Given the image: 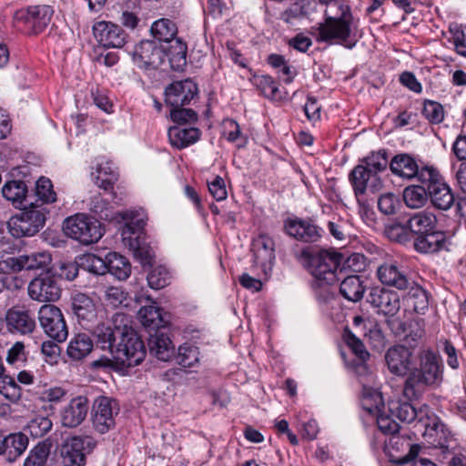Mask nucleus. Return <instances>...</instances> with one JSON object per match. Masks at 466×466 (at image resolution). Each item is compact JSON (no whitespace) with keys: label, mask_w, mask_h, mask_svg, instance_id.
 I'll return each instance as SVG.
<instances>
[{"label":"nucleus","mask_w":466,"mask_h":466,"mask_svg":"<svg viewBox=\"0 0 466 466\" xmlns=\"http://www.w3.org/2000/svg\"><path fill=\"white\" fill-rule=\"evenodd\" d=\"M419 360V368L412 369L404 383L403 394L408 400L420 398L428 387L442 381V363L436 353L423 350Z\"/></svg>","instance_id":"1"},{"label":"nucleus","mask_w":466,"mask_h":466,"mask_svg":"<svg viewBox=\"0 0 466 466\" xmlns=\"http://www.w3.org/2000/svg\"><path fill=\"white\" fill-rule=\"evenodd\" d=\"M115 323L123 324L119 329L120 339L113 350L112 358L116 364L123 367H135L139 365L146 357L144 342L137 333L128 326V318L125 314L116 313L113 317Z\"/></svg>","instance_id":"2"},{"label":"nucleus","mask_w":466,"mask_h":466,"mask_svg":"<svg viewBox=\"0 0 466 466\" xmlns=\"http://www.w3.org/2000/svg\"><path fill=\"white\" fill-rule=\"evenodd\" d=\"M339 16H328L318 27V40L343 44L351 48L353 45H347L348 39L358 26V21L352 15L350 6L339 5Z\"/></svg>","instance_id":"3"},{"label":"nucleus","mask_w":466,"mask_h":466,"mask_svg":"<svg viewBox=\"0 0 466 466\" xmlns=\"http://www.w3.org/2000/svg\"><path fill=\"white\" fill-rule=\"evenodd\" d=\"M63 230L67 237L84 245L96 243L104 235L101 223L85 213H77L66 218Z\"/></svg>","instance_id":"4"},{"label":"nucleus","mask_w":466,"mask_h":466,"mask_svg":"<svg viewBox=\"0 0 466 466\" xmlns=\"http://www.w3.org/2000/svg\"><path fill=\"white\" fill-rule=\"evenodd\" d=\"M45 222L46 208L31 203L28 208L13 216L7 226L13 237L23 238L35 235L44 227Z\"/></svg>","instance_id":"5"},{"label":"nucleus","mask_w":466,"mask_h":466,"mask_svg":"<svg viewBox=\"0 0 466 466\" xmlns=\"http://www.w3.org/2000/svg\"><path fill=\"white\" fill-rule=\"evenodd\" d=\"M343 256L335 251L323 250L313 256L309 261V270L314 281L319 285H334L338 280V268Z\"/></svg>","instance_id":"6"},{"label":"nucleus","mask_w":466,"mask_h":466,"mask_svg":"<svg viewBox=\"0 0 466 466\" xmlns=\"http://www.w3.org/2000/svg\"><path fill=\"white\" fill-rule=\"evenodd\" d=\"M420 182L428 186L429 198L435 208L448 210L452 206L454 196L451 189L436 168L423 170L420 173Z\"/></svg>","instance_id":"7"},{"label":"nucleus","mask_w":466,"mask_h":466,"mask_svg":"<svg viewBox=\"0 0 466 466\" xmlns=\"http://www.w3.org/2000/svg\"><path fill=\"white\" fill-rule=\"evenodd\" d=\"M38 321L44 332L56 342H64L68 329L61 309L53 304H45L38 310Z\"/></svg>","instance_id":"8"},{"label":"nucleus","mask_w":466,"mask_h":466,"mask_svg":"<svg viewBox=\"0 0 466 466\" xmlns=\"http://www.w3.org/2000/svg\"><path fill=\"white\" fill-rule=\"evenodd\" d=\"M54 9L50 5H35L19 10L15 14V20L23 25V30L28 34L37 35L43 32L50 24Z\"/></svg>","instance_id":"9"},{"label":"nucleus","mask_w":466,"mask_h":466,"mask_svg":"<svg viewBox=\"0 0 466 466\" xmlns=\"http://www.w3.org/2000/svg\"><path fill=\"white\" fill-rule=\"evenodd\" d=\"M96 441L89 436H73L65 441L60 449L64 466H84L86 455L96 446Z\"/></svg>","instance_id":"10"},{"label":"nucleus","mask_w":466,"mask_h":466,"mask_svg":"<svg viewBox=\"0 0 466 466\" xmlns=\"http://www.w3.org/2000/svg\"><path fill=\"white\" fill-rule=\"evenodd\" d=\"M119 413V405L112 398L100 396L96 399L92 409V422L99 433H106L115 427V418Z\"/></svg>","instance_id":"11"},{"label":"nucleus","mask_w":466,"mask_h":466,"mask_svg":"<svg viewBox=\"0 0 466 466\" xmlns=\"http://www.w3.org/2000/svg\"><path fill=\"white\" fill-rule=\"evenodd\" d=\"M61 292L58 279L49 272L35 277L27 287L30 299L38 302H54L60 298Z\"/></svg>","instance_id":"12"},{"label":"nucleus","mask_w":466,"mask_h":466,"mask_svg":"<svg viewBox=\"0 0 466 466\" xmlns=\"http://www.w3.org/2000/svg\"><path fill=\"white\" fill-rule=\"evenodd\" d=\"M132 56L138 67L148 70L157 68L162 64L165 54L155 41L143 40L135 46Z\"/></svg>","instance_id":"13"},{"label":"nucleus","mask_w":466,"mask_h":466,"mask_svg":"<svg viewBox=\"0 0 466 466\" xmlns=\"http://www.w3.org/2000/svg\"><path fill=\"white\" fill-rule=\"evenodd\" d=\"M349 178L357 199L367 190L375 193L382 188L380 177L377 174H372L363 164L356 166L350 173Z\"/></svg>","instance_id":"14"},{"label":"nucleus","mask_w":466,"mask_h":466,"mask_svg":"<svg viewBox=\"0 0 466 466\" xmlns=\"http://www.w3.org/2000/svg\"><path fill=\"white\" fill-rule=\"evenodd\" d=\"M93 33L99 44L108 48H121L127 39V35L119 25L106 21L96 22L93 25Z\"/></svg>","instance_id":"15"},{"label":"nucleus","mask_w":466,"mask_h":466,"mask_svg":"<svg viewBox=\"0 0 466 466\" xmlns=\"http://www.w3.org/2000/svg\"><path fill=\"white\" fill-rule=\"evenodd\" d=\"M385 361L389 370L396 376H409L413 369L412 351L403 345L390 348L385 354Z\"/></svg>","instance_id":"16"},{"label":"nucleus","mask_w":466,"mask_h":466,"mask_svg":"<svg viewBox=\"0 0 466 466\" xmlns=\"http://www.w3.org/2000/svg\"><path fill=\"white\" fill-rule=\"evenodd\" d=\"M197 94L198 86L192 80L176 81L166 88V102L171 107L184 106L188 105Z\"/></svg>","instance_id":"17"},{"label":"nucleus","mask_w":466,"mask_h":466,"mask_svg":"<svg viewBox=\"0 0 466 466\" xmlns=\"http://www.w3.org/2000/svg\"><path fill=\"white\" fill-rule=\"evenodd\" d=\"M367 300L385 316H395L400 309L399 294L384 288L371 289Z\"/></svg>","instance_id":"18"},{"label":"nucleus","mask_w":466,"mask_h":466,"mask_svg":"<svg viewBox=\"0 0 466 466\" xmlns=\"http://www.w3.org/2000/svg\"><path fill=\"white\" fill-rule=\"evenodd\" d=\"M89 410L88 400L85 396L73 398L60 413L61 423L66 428L79 426L86 418Z\"/></svg>","instance_id":"19"},{"label":"nucleus","mask_w":466,"mask_h":466,"mask_svg":"<svg viewBox=\"0 0 466 466\" xmlns=\"http://www.w3.org/2000/svg\"><path fill=\"white\" fill-rule=\"evenodd\" d=\"M377 276L383 285L400 290H405L410 285L411 279L407 277L397 262L387 261L380 265L377 268Z\"/></svg>","instance_id":"20"},{"label":"nucleus","mask_w":466,"mask_h":466,"mask_svg":"<svg viewBox=\"0 0 466 466\" xmlns=\"http://www.w3.org/2000/svg\"><path fill=\"white\" fill-rule=\"evenodd\" d=\"M391 172L402 178L411 179L417 177L420 181V173L426 169H434L432 167H420L416 159L409 154H398L390 163Z\"/></svg>","instance_id":"21"},{"label":"nucleus","mask_w":466,"mask_h":466,"mask_svg":"<svg viewBox=\"0 0 466 466\" xmlns=\"http://www.w3.org/2000/svg\"><path fill=\"white\" fill-rule=\"evenodd\" d=\"M285 229L289 236L303 242L313 243L321 238V228L309 220L289 219Z\"/></svg>","instance_id":"22"},{"label":"nucleus","mask_w":466,"mask_h":466,"mask_svg":"<svg viewBox=\"0 0 466 466\" xmlns=\"http://www.w3.org/2000/svg\"><path fill=\"white\" fill-rule=\"evenodd\" d=\"M389 410L391 415L400 420L410 423L417 420L419 422H423L424 418L428 417L429 408L423 406L417 410L409 402H402L400 400H391L389 402Z\"/></svg>","instance_id":"23"},{"label":"nucleus","mask_w":466,"mask_h":466,"mask_svg":"<svg viewBox=\"0 0 466 466\" xmlns=\"http://www.w3.org/2000/svg\"><path fill=\"white\" fill-rule=\"evenodd\" d=\"M254 263L266 268L272 264L275 258V244L273 239L267 235H259L252 242Z\"/></svg>","instance_id":"24"},{"label":"nucleus","mask_w":466,"mask_h":466,"mask_svg":"<svg viewBox=\"0 0 466 466\" xmlns=\"http://www.w3.org/2000/svg\"><path fill=\"white\" fill-rule=\"evenodd\" d=\"M28 438L22 432L11 433L0 441V455L9 462L15 461L26 450Z\"/></svg>","instance_id":"25"},{"label":"nucleus","mask_w":466,"mask_h":466,"mask_svg":"<svg viewBox=\"0 0 466 466\" xmlns=\"http://www.w3.org/2000/svg\"><path fill=\"white\" fill-rule=\"evenodd\" d=\"M369 398L365 397L362 405L370 413L377 416V425L380 431L385 434H395L399 431V424L390 417L381 413L380 405L382 404V397L380 393L374 395L375 406H368Z\"/></svg>","instance_id":"26"},{"label":"nucleus","mask_w":466,"mask_h":466,"mask_svg":"<svg viewBox=\"0 0 466 466\" xmlns=\"http://www.w3.org/2000/svg\"><path fill=\"white\" fill-rule=\"evenodd\" d=\"M71 309L79 321L91 322L96 317L94 300L84 293H77L72 297Z\"/></svg>","instance_id":"27"},{"label":"nucleus","mask_w":466,"mask_h":466,"mask_svg":"<svg viewBox=\"0 0 466 466\" xmlns=\"http://www.w3.org/2000/svg\"><path fill=\"white\" fill-rule=\"evenodd\" d=\"M446 236L441 231H430L414 241L415 249L420 253H435L446 248Z\"/></svg>","instance_id":"28"},{"label":"nucleus","mask_w":466,"mask_h":466,"mask_svg":"<svg viewBox=\"0 0 466 466\" xmlns=\"http://www.w3.org/2000/svg\"><path fill=\"white\" fill-rule=\"evenodd\" d=\"M5 320L10 330L22 334L31 333L35 326V320L29 316L27 311L16 309H10L6 312Z\"/></svg>","instance_id":"29"},{"label":"nucleus","mask_w":466,"mask_h":466,"mask_svg":"<svg viewBox=\"0 0 466 466\" xmlns=\"http://www.w3.org/2000/svg\"><path fill=\"white\" fill-rule=\"evenodd\" d=\"M148 348L150 354L162 361L169 360L174 355L175 350L170 339L165 334L158 332L150 334L148 339Z\"/></svg>","instance_id":"30"},{"label":"nucleus","mask_w":466,"mask_h":466,"mask_svg":"<svg viewBox=\"0 0 466 466\" xmlns=\"http://www.w3.org/2000/svg\"><path fill=\"white\" fill-rule=\"evenodd\" d=\"M436 224V216L430 211L418 212L411 216L407 221L409 230L418 236L434 230Z\"/></svg>","instance_id":"31"},{"label":"nucleus","mask_w":466,"mask_h":466,"mask_svg":"<svg viewBox=\"0 0 466 466\" xmlns=\"http://www.w3.org/2000/svg\"><path fill=\"white\" fill-rule=\"evenodd\" d=\"M200 137V131L198 128H182L172 127L168 130V137L171 145L178 149L187 147L196 143Z\"/></svg>","instance_id":"32"},{"label":"nucleus","mask_w":466,"mask_h":466,"mask_svg":"<svg viewBox=\"0 0 466 466\" xmlns=\"http://www.w3.org/2000/svg\"><path fill=\"white\" fill-rule=\"evenodd\" d=\"M93 350V341L88 334L78 333L75 335L67 346V355L73 360L86 358Z\"/></svg>","instance_id":"33"},{"label":"nucleus","mask_w":466,"mask_h":466,"mask_svg":"<svg viewBox=\"0 0 466 466\" xmlns=\"http://www.w3.org/2000/svg\"><path fill=\"white\" fill-rule=\"evenodd\" d=\"M114 329L102 323L97 325L95 329V335L97 338L98 345L102 350H107L111 355L113 354V350H115L116 346V340H119L120 339V333L118 330L122 329L121 326H116L117 323L114 322Z\"/></svg>","instance_id":"34"},{"label":"nucleus","mask_w":466,"mask_h":466,"mask_svg":"<svg viewBox=\"0 0 466 466\" xmlns=\"http://www.w3.org/2000/svg\"><path fill=\"white\" fill-rule=\"evenodd\" d=\"M106 272L115 276L118 280H125L130 276L131 265L124 256L116 252H110L106 255Z\"/></svg>","instance_id":"35"},{"label":"nucleus","mask_w":466,"mask_h":466,"mask_svg":"<svg viewBox=\"0 0 466 466\" xmlns=\"http://www.w3.org/2000/svg\"><path fill=\"white\" fill-rule=\"evenodd\" d=\"M340 294L349 301L357 302L363 298L365 288L360 276L350 275L341 281Z\"/></svg>","instance_id":"36"},{"label":"nucleus","mask_w":466,"mask_h":466,"mask_svg":"<svg viewBox=\"0 0 466 466\" xmlns=\"http://www.w3.org/2000/svg\"><path fill=\"white\" fill-rule=\"evenodd\" d=\"M407 289L405 299L408 304L412 307L415 312L423 314L429 307V298L426 290L413 280H410V285Z\"/></svg>","instance_id":"37"},{"label":"nucleus","mask_w":466,"mask_h":466,"mask_svg":"<svg viewBox=\"0 0 466 466\" xmlns=\"http://www.w3.org/2000/svg\"><path fill=\"white\" fill-rule=\"evenodd\" d=\"M3 197L15 207L21 206L26 198L27 187L22 180L6 182L2 188Z\"/></svg>","instance_id":"38"},{"label":"nucleus","mask_w":466,"mask_h":466,"mask_svg":"<svg viewBox=\"0 0 466 466\" xmlns=\"http://www.w3.org/2000/svg\"><path fill=\"white\" fill-rule=\"evenodd\" d=\"M428 199V187L423 186H409L403 191V200L410 208H420L426 205Z\"/></svg>","instance_id":"39"},{"label":"nucleus","mask_w":466,"mask_h":466,"mask_svg":"<svg viewBox=\"0 0 466 466\" xmlns=\"http://www.w3.org/2000/svg\"><path fill=\"white\" fill-rule=\"evenodd\" d=\"M138 319L145 328L152 330L165 326L160 309L156 306L150 305L141 308L138 311Z\"/></svg>","instance_id":"40"},{"label":"nucleus","mask_w":466,"mask_h":466,"mask_svg":"<svg viewBox=\"0 0 466 466\" xmlns=\"http://www.w3.org/2000/svg\"><path fill=\"white\" fill-rule=\"evenodd\" d=\"M150 31L153 36L160 42H170L177 35L175 23L167 18H161L153 23Z\"/></svg>","instance_id":"41"},{"label":"nucleus","mask_w":466,"mask_h":466,"mask_svg":"<svg viewBox=\"0 0 466 466\" xmlns=\"http://www.w3.org/2000/svg\"><path fill=\"white\" fill-rule=\"evenodd\" d=\"M51 262V256L47 252H34L21 255L20 263L22 270H35L44 268Z\"/></svg>","instance_id":"42"},{"label":"nucleus","mask_w":466,"mask_h":466,"mask_svg":"<svg viewBox=\"0 0 466 466\" xmlns=\"http://www.w3.org/2000/svg\"><path fill=\"white\" fill-rule=\"evenodd\" d=\"M77 264L85 270L97 275H104L106 273V258H101L86 253L78 258Z\"/></svg>","instance_id":"43"},{"label":"nucleus","mask_w":466,"mask_h":466,"mask_svg":"<svg viewBox=\"0 0 466 466\" xmlns=\"http://www.w3.org/2000/svg\"><path fill=\"white\" fill-rule=\"evenodd\" d=\"M50 453V445L39 442L29 452L25 460L24 466H46Z\"/></svg>","instance_id":"44"},{"label":"nucleus","mask_w":466,"mask_h":466,"mask_svg":"<svg viewBox=\"0 0 466 466\" xmlns=\"http://www.w3.org/2000/svg\"><path fill=\"white\" fill-rule=\"evenodd\" d=\"M254 83L267 98L279 99L281 97L278 85L271 76L267 75L255 76Z\"/></svg>","instance_id":"45"},{"label":"nucleus","mask_w":466,"mask_h":466,"mask_svg":"<svg viewBox=\"0 0 466 466\" xmlns=\"http://www.w3.org/2000/svg\"><path fill=\"white\" fill-rule=\"evenodd\" d=\"M52 426L53 423L48 417L36 416L28 421L25 431L33 438H41L52 429Z\"/></svg>","instance_id":"46"},{"label":"nucleus","mask_w":466,"mask_h":466,"mask_svg":"<svg viewBox=\"0 0 466 466\" xmlns=\"http://www.w3.org/2000/svg\"><path fill=\"white\" fill-rule=\"evenodd\" d=\"M170 274L163 266L153 268L147 275V283L153 289H161L169 284Z\"/></svg>","instance_id":"47"},{"label":"nucleus","mask_w":466,"mask_h":466,"mask_svg":"<svg viewBox=\"0 0 466 466\" xmlns=\"http://www.w3.org/2000/svg\"><path fill=\"white\" fill-rule=\"evenodd\" d=\"M35 196L43 203H54L56 194L53 189V184L47 177H41L35 183Z\"/></svg>","instance_id":"48"},{"label":"nucleus","mask_w":466,"mask_h":466,"mask_svg":"<svg viewBox=\"0 0 466 466\" xmlns=\"http://www.w3.org/2000/svg\"><path fill=\"white\" fill-rule=\"evenodd\" d=\"M361 164L365 167L370 169L372 174H377L384 169L388 166V159L385 151L373 152L368 157L360 160Z\"/></svg>","instance_id":"49"},{"label":"nucleus","mask_w":466,"mask_h":466,"mask_svg":"<svg viewBox=\"0 0 466 466\" xmlns=\"http://www.w3.org/2000/svg\"><path fill=\"white\" fill-rule=\"evenodd\" d=\"M199 360V351L194 346H180L177 356V362L184 368L194 367Z\"/></svg>","instance_id":"50"},{"label":"nucleus","mask_w":466,"mask_h":466,"mask_svg":"<svg viewBox=\"0 0 466 466\" xmlns=\"http://www.w3.org/2000/svg\"><path fill=\"white\" fill-rule=\"evenodd\" d=\"M122 218L127 221L123 234L127 232L134 234L137 230L142 229L146 224L144 215L138 211H126L122 214Z\"/></svg>","instance_id":"51"},{"label":"nucleus","mask_w":466,"mask_h":466,"mask_svg":"<svg viewBox=\"0 0 466 466\" xmlns=\"http://www.w3.org/2000/svg\"><path fill=\"white\" fill-rule=\"evenodd\" d=\"M96 172L97 176L94 177L96 185L105 190L111 189L113 182L116 178V176L111 167H102V165H98Z\"/></svg>","instance_id":"52"},{"label":"nucleus","mask_w":466,"mask_h":466,"mask_svg":"<svg viewBox=\"0 0 466 466\" xmlns=\"http://www.w3.org/2000/svg\"><path fill=\"white\" fill-rule=\"evenodd\" d=\"M90 209L97 214L102 219L111 220L114 218L109 203L100 195L94 196L90 202Z\"/></svg>","instance_id":"53"},{"label":"nucleus","mask_w":466,"mask_h":466,"mask_svg":"<svg viewBox=\"0 0 466 466\" xmlns=\"http://www.w3.org/2000/svg\"><path fill=\"white\" fill-rule=\"evenodd\" d=\"M328 229L330 235L337 240H345L350 236L348 221L340 218L329 221Z\"/></svg>","instance_id":"54"},{"label":"nucleus","mask_w":466,"mask_h":466,"mask_svg":"<svg viewBox=\"0 0 466 466\" xmlns=\"http://www.w3.org/2000/svg\"><path fill=\"white\" fill-rule=\"evenodd\" d=\"M20 259L21 256L14 257L5 250L0 251V271L5 274L21 271Z\"/></svg>","instance_id":"55"},{"label":"nucleus","mask_w":466,"mask_h":466,"mask_svg":"<svg viewBox=\"0 0 466 466\" xmlns=\"http://www.w3.org/2000/svg\"><path fill=\"white\" fill-rule=\"evenodd\" d=\"M422 114L432 124H439L444 118L443 106L435 101L425 102Z\"/></svg>","instance_id":"56"},{"label":"nucleus","mask_w":466,"mask_h":466,"mask_svg":"<svg viewBox=\"0 0 466 466\" xmlns=\"http://www.w3.org/2000/svg\"><path fill=\"white\" fill-rule=\"evenodd\" d=\"M399 206L400 199L392 193L382 194L378 200V208L385 215L394 214Z\"/></svg>","instance_id":"57"},{"label":"nucleus","mask_w":466,"mask_h":466,"mask_svg":"<svg viewBox=\"0 0 466 466\" xmlns=\"http://www.w3.org/2000/svg\"><path fill=\"white\" fill-rule=\"evenodd\" d=\"M409 228L405 225L395 223L386 228V233L389 238L400 243H405L409 240Z\"/></svg>","instance_id":"58"},{"label":"nucleus","mask_w":466,"mask_h":466,"mask_svg":"<svg viewBox=\"0 0 466 466\" xmlns=\"http://www.w3.org/2000/svg\"><path fill=\"white\" fill-rule=\"evenodd\" d=\"M345 340L348 346L351 349L354 354L362 361L369 359L370 353L366 350L362 341L354 334L349 333L345 336Z\"/></svg>","instance_id":"59"},{"label":"nucleus","mask_w":466,"mask_h":466,"mask_svg":"<svg viewBox=\"0 0 466 466\" xmlns=\"http://www.w3.org/2000/svg\"><path fill=\"white\" fill-rule=\"evenodd\" d=\"M171 119L178 124L195 122L198 118L197 113L191 108L172 107L170 111Z\"/></svg>","instance_id":"60"},{"label":"nucleus","mask_w":466,"mask_h":466,"mask_svg":"<svg viewBox=\"0 0 466 466\" xmlns=\"http://www.w3.org/2000/svg\"><path fill=\"white\" fill-rule=\"evenodd\" d=\"M208 190L217 201H222L227 198L228 192L225 181L220 177H216L212 182L208 183Z\"/></svg>","instance_id":"61"},{"label":"nucleus","mask_w":466,"mask_h":466,"mask_svg":"<svg viewBox=\"0 0 466 466\" xmlns=\"http://www.w3.org/2000/svg\"><path fill=\"white\" fill-rule=\"evenodd\" d=\"M126 299V294L118 287H109L105 292V300L114 308L121 305Z\"/></svg>","instance_id":"62"},{"label":"nucleus","mask_w":466,"mask_h":466,"mask_svg":"<svg viewBox=\"0 0 466 466\" xmlns=\"http://www.w3.org/2000/svg\"><path fill=\"white\" fill-rule=\"evenodd\" d=\"M304 5L302 2H296L280 14V18L286 23H290L293 19L305 15Z\"/></svg>","instance_id":"63"},{"label":"nucleus","mask_w":466,"mask_h":466,"mask_svg":"<svg viewBox=\"0 0 466 466\" xmlns=\"http://www.w3.org/2000/svg\"><path fill=\"white\" fill-rule=\"evenodd\" d=\"M25 360V345L23 342H15L7 351L6 361L14 364Z\"/></svg>","instance_id":"64"}]
</instances>
